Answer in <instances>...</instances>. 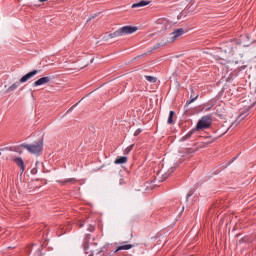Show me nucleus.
<instances>
[{
  "label": "nucleus",
  "mask_w": 256,
  "mask_h": 256,
  "mask_svg": "<svg viewBox=\"0 0 256 256\" xmlns=\"http://www.w3.org/2000/svg\"><path fill=\"white\" fill-rule=\"evenodd\" d=\"M21 147L26 149V151L31 153V155H36V157H39V155L43 153V140H39L33 144H22Z\"/></svg>",
  "instance_id": "nucleus-1"
},
{
  "label": "nucleus",
  "mask_w": 256,
  "mask_h": 256,
  "mask_svg": "<svg viewBox=\"0 0 256 256\" xmlns=\"http://www.w3.org/2000/svg\"><path fill=\"white\" fill-rule=\"evenodd\" d=\"M37 73H39V70H33V71L27 73L19 80V82H15L14 84L10 85L9 88L6 90V93H11V91H15V89H17V87H19V85H21V83H27V81H29V79H31V77H35V75H37Z\"/></svg>",
  "instance_id": "nucleus-2"
},
{
  "label": "nucleus",
  "mask_w": 256,
  "mask_h": 256,
  "mask_svg": "<svg viewBox=\"0 0 256 256\" xmlns=\"http://www.w3.org/2000/svg\"><path fill=\"white\" fill-rule=\"evenodd\" d=\"M212 124H213V119L211 118V116L206 115V116L202 117L197 122L195 130L196 131H203V129H209V127H211Z\"/></svg>",
  "instance_id": "nucleus-3"
},
{
  "label": "nucleus",
  "mask_w": 256,
  "mask_h": 256,
  "mask_svg": "<svg viewBox=\"0 0 256 256\" xmlns=\"http://www.w3.org/2000/svg\"><path fill=\"white\" fill-rule=\"evenodd\" d=\"M137 31V27L133 26H123L122 28L118 29V33L120 37H123V35H131Z\"/></svg>",
  "instance_id": "nucleus-4"
},
{
  "label": "nucleus",
  "mask_w": 256,
  "mask_h": 256,
  "mask_svg": "<svg viewBox=\"0 0 256 256\" xmlns=\"http://www.w3.org/2000/svg\"><path fill=\"white\" fill-rule=\"evenodd\" d=\"M185 33V30L183 28L176 29L174 32L170 34V37L168 38V43H173L181 37Z\"/></svg>",
  "instance_id": "nucleus-5"
},
{
  "label": "nucleus",
  "mask_w": 256,
  "mask_h": 256,
  "mask_svg": "<svg viewBox=\"0 0 256 256\" xmlns=\"http://www.w3.org/2000/svg\"><path fill=\"white\" fill-rule=\"evenodd\" d=\"M51 82V77L45 76L42 78H39L37 81L33 83V87H39L41 85H47V83Z\"/></svg>",
  "instance_id": "nucleus-6"
},
{
  "label": "nucleus",
  "mask_w": 256,
  "mask_h": 256,
  "mask_svg": "<svg viewBox=\"0 0 256 256\" xmlns=\"http://www.w3.org/2000/svg\"><path fill=\"white\" fill-rule=\"evenodd\" d=\"M247 115H249V110H246L244 112H242L236 119V121L234 123H232V125H237L238 123H241V121H243V119H245V117H247Z\"/></svg>",
  "instance_id": "nucleus-7"
},
{
  "label": "nucleus",
  "mask_w": 256,
  "mask_h": 256,
  "mask_svg": "<svg viewBox=\"0 0 256 256\" xmlns=\"http://www.w3.org/2000/svg\"><path fill=\"white\" fill-rule=\"evenodd\" d=\"M14 163L20 167L21 173L25 172V163L23 162L22 158H15Z\"/></svg>",
  "instance_id": "nucleus-8"
},
{
  "label": "nucleus",
  "mask_w": 256,
  "mask_h": 256,
  "mask_svg": "<svg viewBox=\"0 0 256 256\" xmlns=\"http://www.w3.org/2000/svg\"><path fill=\"white\" fill-rule=\"evenodd\" d=\"M115 37H120L119 30H116L114 33H110L103 37L104 41H109V39H115Z\"/></svg>",
  "instance_id": "nucleus-9"
},
{
  "label": "nucleus",
  "mask_w": 256,
  "mask_h": 256,
  "mask_svg": "<svg viewBox=\"0 0 256 256\" xmlns=\"http://www.w3.org/2000/svg\"><path fill=\"white\" fill-rule=\"evenodd\" d=\"M57 183H59L62 186H65V185H67V183H72V184L77 183V179H75V178H68L66 180H58Z\"/></svg>",
  "instance_id": "nucleus-10"
},
{
  "label": "nucleus",
  "mask_w": 256,
  "mask_h": 256,
  "mask_svg": "<svg viewBox=\"0 0 256 256\" xmlns=\"http://www.w3.org/2000/svg\"><path fill=\"white\" fill-rule=\"evenodd\" d=\"M129 249H133V245L131 244L122 245L116 249V253L117 251H129Z\"/></svg>",
  "instance_id": "nucleus-11"
},
{
  "label": "nucleus",
  "mask_w": 256,
  "mask_h": 256,
  "mask_svg": "<svg viewBox=\"0 0 256 256\" xmlns=\"http://www.w3.org/2000/svg\"><path fill=\"white\" fill-rule=\"evenodd\" d=\"M115 165H123L124 163H127V156H122L120 158H117L114 161Z\"/></svg>",
  "instance_id": "nucleus-12"
},
{
  "label": "nucleus",
  "mask_w": 256,
  "mask_h": 256,
  "mask_svg": "<svg viewBox=\"0 0 256 256\" xmlns=\"http://www.w3.org/2000/svg\"><path fill=\"white\" fill-rule=\"evenodd\" d=\"M146 5H149L148 1H140L138 3L133 4L132 9H137V7H146Z\"/></svg>",
  "instance_id": "nucleus-13"
},
{
  "label": "nucleus",
  "mask_w": 256,
  "mask_h": 256,
  "mask_svg": "<svg viewBox=\"0 0 256 256\" xmlns=\"http://www.w3.org/2000/svg\"><path fill=\"white\" fill-rule=\"evenodd\" d=\"M196 129H192L189 131L184 137L181 138V141H187V139H191L193 137V134L196 132Z\"/></svg>",
  "instance_id": "nucleus-14"
},
{
  "label": "nucleus",
  "mask_w": 256,
  "mask_h": 256,
  "mask_svg": "<svg viewBox=\"0 0 256 256\" xmlns=\"http://www.w3.org/2000/svg\"><path fill=\"white\" fill-rule=\"evenodd\" d=\"M197 99H199V95L197 94L196 96L191 95L190 96V101H188L185 105V107H189V105H191V103H195V101H197Z\"/></svg>",
  "instance_id": "nucleus-15"
},
{
  "label": "nucleus",
  "mask_w": 256,
  "mask_h": 256,
  "mask_svg": "<svg viewBox=\"0 0 256 256\" xmlns=\"http://www.w3.org/2000/svg\"><path fill=\"white\" fill-rule=\"evenodd\" d=\"M173 117H175V112L170 111L169 117H168V120H167L168 125H173Z\"/></svg>",
  "instance_id": "nucleus-16"
},
{
  "label": "nucleus",
  "mask_w": 256,
  "mask_h": 256,
  "mask_svg": "<svg viewBox=\"0 0 256 256\" xmlns=\"http://www.w3.org/2000/svg\"><path fill=\"white\" fill-rule=\"evenodd\" d=\"M173 171H174V169H173V168H170L167 173H164V174L162 175L163 179L160 180V181H165V179H168V178H169V175H171V173H173Z\"/></svg>",
  "instance_id": "nucleus-17"
},
{
  "label": "nucleus",
  "mask_w": 256,
  "mask_h": 256,
  "mask_svg": "<svg viewBox=\"0 0 256 256\" xmlns=\"http://www.w3.org/2000/svg\"><path fill=\"white\" fill-rule=\"evenodd\" d=\"M145 79L149 81V83H156L157 82V78L153 77V76H145Z\"/></svg>",
  "instance_id": "nucleus-18"
},
{
  "label": "nucleus",
  "mask_w": 256,
  "mask_h": 256,
  "mask_svg": "<svg viewBox=\"0 0 256 256\" xmlns=\"http://www.w3.org/2000/svg\"><path fill=\"white\" fill-rule=\"evenodd\" d=\"M133 147H134V145L132 144V145L128 146V147L125 149L126 155H129V153H131V151H133Z\"/></svg>",
  "instance_id": "nucleus-19"
},
{
  "label": "nucleus",
  "mask_w": 256,
  "mask_h": 256,
  "mask_svg": "<svg viewBox=\"0 0 256 256\" xmlns=\"http://www.w3.org/2000/svg\"><path fill=\"white\" fill-rule=\"evenodd\" d=\"M143 130L141 129H137L135 132H134V136L137 137Z\"/></svg>",
  "instance_id": "nucleus-20"
},
{
  "label": "nucleus",
  "mask_w": 256,
  "mask_h": 256,
  "mask_svg": "<svg viewBox=\"0 0 256 256\" xmlns=\"http://www.w3.org/2000/svg\"><path fill=\"white\" fill-rule=\"evenodd\" d=\"M83 225H84L83 222H80V223H79V226H80V227H83Z\"/></svg>",
  "instance_id": "nucleus-21"
},
{
  "label": "nucleus",
  "mask_w": 256,
  "mask_h": 256,
  "mask_svg": "<svg viewBox=\"0 0 256 256\" xmlns=\"http://www.w3.org/2000/svg\"><path fill=\"white\" fill-rule=\"evenodd\" d=\"M40 1V3H45V1H47V0H39Z\"/></svg>",
  "instance_id": "nucleus-22"
},
{
  "label": "nucleus",
  "mask_w": 256,
  "mask_h": 256,
  "mask_svg": "<svg viewBox=\"0 0 256 256\" xmlns=\"http://www.w3.org/2000/svg\"><path fill=\"white\" fill-rule=\"evenodd\" d=\"M192 93H193V89H191Z\"/></svg>",
  "instance_id": "nucleus-23"
}]
</instances>
